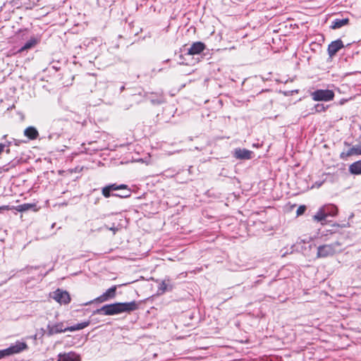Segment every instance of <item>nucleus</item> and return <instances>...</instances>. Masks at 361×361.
Masks as SVG:
<instances>
[{
  "mask_svg": "<svg viewBox=\"0 0 361 361\" xmlns=\"http://www.w3.org/2000/svg\"><path fill=\"white\" fill-rule=\"evenodd\" d=\"M305 210H306L305 206L301 205L298 208V209L296 211V214L298 216L301 215L305 212Z\"/></svg>",
  "mask_w": 361,
  "mask_h": 361,
  "instance_id": "25",
  "label": "nucleus"
},
{
  "mask_svg": "<svg viewBox=\"0 0 361 361\" xmlns=\"http://www.w3.org/2000/svg\"><path fill=\"white\" fill-rule=\"evenodd\" d=\"M138 304L136 301L128 302H115L106 305L100 309H97L95 313L102 314L104 315H115L123 312H130L138 309Z\"/></svg>",
  "mask_w": 361,
  "mask_h": 361,
  "instance_id": "1",
  "label": "nucleus"
},
{
  "mask_svg": "<svg viewBox=\"0 0 361 361\" xmlns=\"http://www.w3.org/2000/svg\"><path fill=\"white\" fill-rule=\"evenodd\" d=\"M57 361H80V356L73 351L60 353L58 355Z\"/></svg>",
  "mask_w": 361,
  "mask_h": 361,
  "instance_id": "8",
  "label": "nucleus"
},
{
  "mask_svg": "<svg viewBox=\"0 0 361 361\" xmlns=\"http://www.w3.org/2000/svg\"><path fill=\"white\" fill-rule=\"evenodd\" d=\"M150 101L153 104H161L165 102V99L163 94H161L157 98L152 97Z\"/></svg>",
  "mask_w": 361,
  "mask_h": 361,
  "instance_id": "21",
  "label": "nucleus"
},
{
  "mask_svg": "<svg viewBox=\"0 0 361 361\" xmlns=\"http://www.w3.org/2000/svg\"><path fill=\"white\" fill-rule=\"evenodd\" d=\"M107 187H109L111 190H118V185H116V184H111V185H107Z\"/></svg>",
  "mask_w": 361,
  "mask_h": 361,
  "instance_id": "26",
  "label": "nucleus"
},
{
  "mask_svg": "<svg viewBox=\"0 0 361 361\" xmlns=\"http://www.w3.org/2000/svg\"><path fill=\"white\" fill-rule=\"evenodd\" d=\"M311 96L314 101L329 102L334 99V92L330 90H317Z\"/></svg>",
  "mask_w": 361,
  "mask_h": 361,
  "instance_id": "2",
  "label": "nucleus"
},
{
  "mask_svg": "<svg viewBox=\"0 0 361 361\" xmlns=\"http://www.w3.org/2000/svg\"><path fill=\"white\" fill-rule=\"evenodd\" d=\"M92 302H93V301H90V302H86V303L85 304V305H90V303H92Z\"/></svg>",
  "mask_w": 361,
  "mask_h": 361,
  "instance_id": "34",
  "label": "nucleus"
},
{
  "mask_svg": "<svg viewBox=\"0 0 361 361\" xmlns=\"http://www.w3.org/2000/svg\"><path fill=\"white\" fill-rule=\"evenodd\" d=\"M116 286H111V288L107 289L103 294L95 298L94 301L98 302H104L109 300L114 299L116 295Z\"/></svg>",
  "mask_w": 361,
  "mask_h": 361,
  "instance_id": "6",
  "label": "nucleus"
},
{
  "mask_svg": "<svg viewBox=\"0 0 361 361\" xmlns=\"http://www.w3.org/2000/svg\"><path fill=\"white\" fill-rule=\"evenodd\" d=\"M127 188V185H124V184H121V185H118V189L120 190V189H126Z\"/></svg>",
  "mask_w": 361,
  "mask_h": 361,
  "instance_id": "29",
  "label": "nucleus"
},
{
  "mask_svg": "<svg viewBox=\"0 0 361 361\" xmlns=\"http://www.w3.org/2000/svg\"><path fill=\"white\" fill-rule=\"evenodd\" d=\"M40 41V37H32L29 39V40L23 46L21 47L18 51L14 52L13 54L16 53H21L25 50L30 49L33 47H35Z\"/></svg>",
  "mask_w": 361,
  "mask_h": 361,
  "instance_id": "10",
  "label": "nucleus"
},
{
  "mask_svg": "<svg viewBox=\"0 0 361 361\" xmlns=\"http://www.w3.org/2000/svg\"><path fill=\"white\" fill-rule=\"evenodd\" d=\"M348 99H341L340 101V104H343L345 102H347Z\"/></svg>",
  "mask_w": 361,
  "mask_h": 361,
  "instance_id": "33",
  "label": "nucleus"
},
{
  "mask_svg": "<svg viewBox=\"0 0 361 361\" xmlns=\"http://www.w3.org/2000/svg\"><path fill=\"white\" fill-rule=\"evenodd\" d=\"M339 244L338 243L329 244V245H320L317 248V257H326L329 256H331L334 255L336 252V247H338Z\"/></svg>",
  "mask_w": 361,
  "mask_h": 361,
  "instance_id": "3",
  "label": "nucleus"
},
{
  "mask_svg": "<svg viewBox=\"0 0 361 361\" xmlns=\"http://www.w3.org/2000/svg\"><path fill=\"white\" fill-rule=\"evenodd\" d=\"M343 47V44L341 39L335 40L329 45L328 54L330 56H333Z\"/></svg>",
  "mask_w": 361,
  "mask_h": 361,
  "instance_id": "12",
  "label": "nucleus"
},
{
  "mask_svg": "<svg viewBox=\"0 0 361 361\" xmlns=\"http://www.w3.org/2000/svg\"><path fill=\"white\" fill-rule=\"evenodd\" d=\"M113 195L126 197H128L130 195L127 194V195H117V194H113Z\"/></svg>",
  "mask_w": 361,
  "mask_h": 361,
  "instance_id": "32",
  "label": "nucleus"
},
{
  "mask_svg": "<svg viewBox=\"0 0 361 361\" xmlns=\"http://www.w3.org/2000/svg\"><path fill=\"white\" fill-rule=\"evenodd\" d=\"M90 325V322L86 321L81 323L76 324L73 326H67V331H75L85 329Z\"/></svg>",
  "mask_w": 361,
  "mask_h": 361,
  "instance_id": "17",
  "label": "nucleus"
},
{
  "mask_svg": "<svg viewBox=\"0 0 361 361\" xmlns=\"http://www.w3.org/2000/svg\"><path fill=\"white\" fill-rule=\"evenodd\" d=\"M348 18H343V19H335L333 22H332V24H331V28L333 29H338V28H340L341 27H343V25L348 24Z\"/></svg>",
  "mask_w": 361,
  "mask_h": 361,
  "instance_id": "18",
  "label": "nucleus"
},
{
  "mask_svg": "<svg viewBox=\"0 0 361 361\" xmlns=\"http://www.w3.org/2000/svg\"><path fill=\"white\" fill-rule=\"evenodd\" d=\"M159 291H161V293H164L168 290V285L166 283L165 281H162L159 286Z\"/></svg>",
  "mask_w": 361,
  "mask_h": 361,
  "instance_id": "22",
  "label": "nucleus"
},
{
  "mask_svg": "<svg viewBox=\"0 0 361 361\" xmlns=\"http://www.w3.org/2000/svg\"><path fill=\"white\" fill-rule=\"evenodd\" d=\"M353 155H361V143L352 147L346 152H342L340 157L345 159Z\"/></svg>",
  "mask_w": 361,
  "mask_h": 361,
  "instance_id": "13",
  "label": "nucleus"
},
{
  "mask_svg": "<svg viewBox=\"0 0 361 361\" xmlns=\"http://www.w3.org/2000/svg\"><path fill=\"white\" fill-rule=\"evenodd\" d=\"M34 207H35V204L25 203V204L18 205L16 207V209L18 212H25V211L29 210L30 209H31V208H32Z\"/></svg>",
  "mask_w": 361,
  "mask_h": 361,
  "instance_id": "20",
  "label": "nucleus"
},
{
  "mask_svg": "<svg viewBox=\"0 0 361 361\" xmlns=\"http://www.w3.org/2000/svg\"><path fill=\"white\" fill-rule=\"evenodd\" d=\"M24 135L30 140H35L37 138L39 133L35 127L30 126L25 129Z\"/></svg>",
  "mask_w": 361,
  "mask_h": 361,
  "instance_id": "14",
  "label": "nucleus"
},
{
  "mask_svg": "<svg viewBox=\"0 0 361 361\" xmlns=\"http://www.w3.org/2000/svg\"><path fill=\"white\" fill-rule=\"evenodd\" d=\"M109 229L110 231H112L114 232V233H116V232L118 231V228H116L114 226L110 227V228H109Z\"/></svg>",
  "mask_w": 361,
  "mask_h": 361,
  "instance_id": "30",
  "label": "nucleus"
},
{
  "mask_svg": "<svg viewBox=\"0 0 361 361\" xmlns=\"http://www.w3.org/2000/svg\"><path fill=\"white\" fill-rule=\"evenodd\" d=\"M27 348V345L24 341H18L15 343L11 344L8 348V351L11 355L19 353Z\"/></svg>",
  "mask_w": 361,
  "mask_h": 361,
  "instance_id": "7",
  "label": "nucleus"
},
{
  "mask_svg": "<svg viewBox=\"0 0 361 361\" xmlns=\"http://www.w3.org/2000/svg\"><path fill=\"white\" fill-rule=\"evenodd\" d=\"M47 334L53 336L67 331L66 327L63 322L49 323L47 326Z\"/></svg>",
  "mask_w": 361,
  "mask_h": 361,
  "instance_id": "5",
  "label": "nucleus"
},
{
  "mask_svg": "<svg viewBox=\"0 0 361 361\" xmlns=\"http://www.w3.org/2000/svg\"><path fill=\"white\" fill-rule=\"evenodd\" d=\"M326 208L327 216H334L338 213V208L334 204H329L324 206Z\"/></svg>",
  "mask_w": 361,
  "mask_h": 361,
  "instance_id": "19",
  "label": "nucleus"
},
{
  "mask_svg": "<svg viewBox=\"0 0 361 361\" xmlns=\"http://www.w3.org/2000/svg\"><path fill=\"white\" fill-rule=\"evenodd\" d=\"M111 191L110 188L106 186L102 189V195L105 197H109L111 196Z\"/></svg>",
  "mask_w": 361,
  "mask_h": 361,
  "instance_id": "24",
  "label": "nucleus"
},
{
  "mask_svg": "<svg viewBox=\"0 0 361 361\" xmlns=\"http://www.w3.org/2000/svg\"><path fill=\"white\" fill-rule=\"evenodd\" d=\"M233 154L237 159H250L252 158V152L247 149L237 148L234 150Z\"/></svg>",
  "mask_w": 361,
  "mask_h": 361,
  "instance_id": "9",
  "label": "nucleus"
},
{
  "mask_svg": "<svg viewBox=\"0 0 361 361\" xmlns=\"http://www.w3.org/2000/svg\"><path fill=\"white\" fill-rule=\"evenodd\" d=\"M205 49V45L203 42H194L190 47L188 49L187 54L188 55L200 54Z\"/></svg>",
  "mask_w": 361,
  "mask_h": 361,
  "instance_id": "11",
  "label": "nucleus"
},
{
  "mask_svg": "<svg viewBox=\"0 0 361 361\" xmlns=\"http://www.w3.org/2000/svg\"><path fill=\"white\" fill-rule=\"evenodd\" d=\"M11 355V353H9L8 349L5 348L3 350H0V359H2L5 357Z\"/></svg>",
  "mask_w": 361,
  "mask_h": 361,
  "instance_id": "23",
  "label": "nucleus"
},
{
  "mask_svg": "<svg viewBox=\"0 0 361 361\" xmlns=\"http://www.w3.org/2000/svg\"><path fill=\"white\" fill-rule=\"evenodd\" d=\"M326 208L323 206L319 209L317 212L314 215L313 219L317 221L325 220L327 217Z\"/></svg>",
  "mask_w": 361,
  "mask_h": 361,
  "instance_id": "16",
  "label": "nucleus"
},
{
  "mask_svg": "<svg viewBox=\"0 0 361 361\" xmlns=\"http://www.w3.org/2000/svg\"><path fill=\"white\" fill-rule=\"evenodd\" d=\"M316 108H317V111H324V109H325L324 106L323 105H320V104H317L316 106Z\"/></svg>",
  "mask_w": 361,
  "mask_h": 361,
  "instance_id": "27",
  "label": "nucleus"
},
{
  "mask_svg": "<svg viewBox=\"0 0 361 361\" xmlns=\"http://www.w3.org/2000/svg\"><path fill=\"white\" fill-rule=\"evenodd\" d=\"M52 298L60 305H67L71 302L69 293L59 288L56 289L53 293Z\"/></svg>",
  "mask_w": 361,
  "mask_h": 361,
  "instance_id": "4",
  "label": "nucleus"
},
{
  "mask_svg": "<svg viewBox=\"0 0 361 361\" xmlns=\"http://www.w3.org/2000/svg\"><path fill=\"white\" fill-rule=\"evenodd\" d=\"M9 209H10V208H9V207H8V206H6V205H5V206H2V207H0V212H1V210H8Z\"/></svg>",
  "mask_w": 361,
  "mask_h": 361,
  "instance_id": "31",
  "label": "nucleus"
},
{
  "mask_svg": "<svg viewBox=\"0 0 361 361\" xmlns=\"http://www.w3.org/2000/svg\"><path fill=\"white\" fill-rule=\"evenodd\" d=\"M6 147L5 144L0 143V154L4 150Z\"/></svg>",
  "mask_w": 361,
  "mask_h": 361,
  "instance_id": "28",
  "label": "nucleus"
},
{
  "mask_svg": "<svg viewBox=\"0 0 361 361\" xmlns=\"http://www.w3.org/2000/svg\"><path fill=\"white\" fill-rule=\"evenodd\" d=\"M349 172L353 175L361 174V159L353 162L349 166Z\"/></svg>",
  "mask_w": 361,
  "mask_h": 361,
  "instance_id": "15",
  "label": "nucleus"
}]
</instances>
